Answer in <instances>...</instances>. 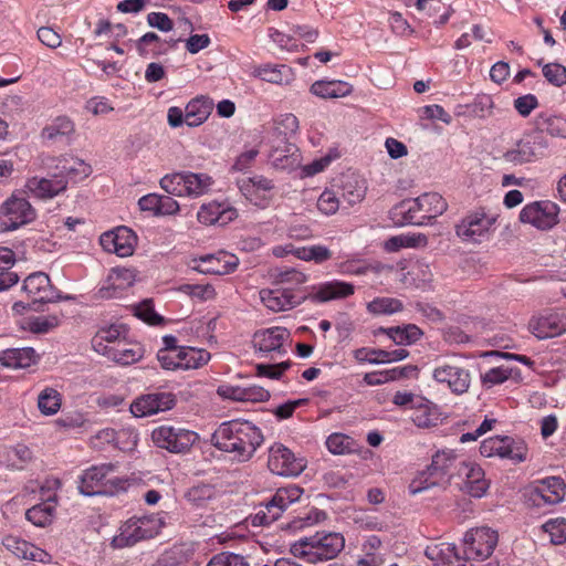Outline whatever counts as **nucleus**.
<instances>
[{"mask_svg":"<svg viewBox=\"0 0 566 566\" xmlns=\"http://www.w3.org/2000/svg\"><path fill=\"white\" fill-rule=\"evenodd\" d=\"M263 441L264 437L259 427L240 419L222 422L211 437L212 446L232 453L239 461L250 460Z\"/></svg>","mask_w":566,"mask_h":566,"instance_id":"obj_1","label":"nucleus"},{"mask_svg":"<svg viewBox=\"0 0 566 566\" xmlns=\"http://www.w3.org/2000/svg\"><path fill=\"white\" fill-rule=\"evenodd\" d=\"M345 546L344 536L336 532H317L294 543L291 552L295 557L316 564L335 558Z\"/></svg>","mask_w":566,"mask_h":566,"instance_id":"obj_2","label":"nucleus"},{"mask_svg":"<svg viewBox=\"0 0 566 566\" xmlns=\"http://www.w3.org/2000/svg\"><path fill=\"white\" fill-rule=\"evenodd\" d=\"M159 185L168 195L196 199L208 195L214 180L206 172L181 170L165 175L159 180Z\"/></svg>","mask_w":566,"mask_h":566,"instance_id":"obj_3","label":"nucleus"},{"mask_svg":"<svg viewBox=\"0 0 566 566\" xmlns=\"http://www.w3.org/2000/svg\"><path fill=\"white\" fill-rule=\"evenodd\" d=\"M548 147V140L541 132H530L505 150L502 159L512 166L531 164L543 157Z\"/></svg>","mask_w":566,"mask_h":566,"instance_id":"obj_4","label":"nucleus"},{"mask_svg":"<svg viewBox=\"0 0 566 566\" xmlns=\"http://www.w3.org/2000/svg\"><path fill=\"white\" fill-rule=\"evenodd\" d=\"M42 167L49 177L64 180L65 189L70 181H81L92 172V167L88 164L72 155L45 156L42 158Z\"/></svg>","mask_w":566,"mask_h":566,"instance_id":"obj_5","label":"nucleus"},{"mask_svg":"<svg viewBox=\"0 0 566 566\" xmlns=\"http://www.w3.org/2000/svg\"><path fill=\"white\" fill-rule=\"evenodd\" d=\"M164 523L156 515H144L129 518L122 527L118 535L112 539L114 548L133 546L139 541L157 535Z\"/></svg>","mask_w":566,"mask_h":566,"instance_id":"obj_6","label":"nucleus"},{"mask_svg":"<svg viewBox=\"0 0 566 566\" xmlns=\"http://www.w3.org/2000/svg\"><path fill=\"white\" fill-rule=\"evenodd\" d=\"M303 494V489L297 485H289L276 490L272 499L260 504L258 512L251 516L253 526L270 525L280 518L289 505L297 502Z\"/></svg>","mask_w":566,"mask_h":566,"instance_id":"obj_7","label":"nucleus"},{"mask_svg":"<svg viewBox=\"0 0 566 566\" xmlns=\"http://www.w3.org/2000/svg\"><path fill=\"white\" fill-rule=\"evenodd\" d=\"M114 470L115 465L112 463L93 465L85 470L80 478V493L85 496L113 494L123 483L122 480L109 476Z\"/></svg>","mask_w":566,"mask_h":566,"instance_id":"obj_8","label":"nucleus"},{"mask_svg":"<svg viewBox=\"0 0 566 566\" xmlns=\"http://www.w3.org/2000/svg\"><path fill=\"white\" fill-rule=\"evenodd\" d=\"M496 217L486 213L483 208L465 214L455 226L457 235L467 243H481L491 235Z\"/></svg>","mask_w":566,"mask_h":566,"instance_id":"obj_9","label":"nucleus"},{"mask_svg":"<svg viewBox=\"0 0 566 566\" xmlns=\"http://www.w3.org/2000/svg\"><path fill=\"white\" fill-rule=\"evenodd\" d=\"M198 439V433L192 430L168 424L159 426L151 432L155 446L176 454L190 451Z\"/></svg>","mask_w":566,"mask_h":566,"instance_id":"obj_10","label":"nucleus"},{"mask_svg":"<svg viewBox=\"0 0 566 566\" xmlns=\"http://www.w3.org/2000/svg\"><path fill=\"white\" fill-rule=\"evenodd\" d=\"M480 453L485 458L499 457L520 463L527 459V446L522 439L495 436L482 441Z\"/></svg>","mask_w":566,"mask_h":566,"instance_id":"obj_11","label":"nucleus"},{"mask_svg":"<svg viewBox=\"0 0 566 566\" xmlns=\"http://www.w3.org/2000/svg\"><path fill=\"white\" fill-rule=\"evenodd\" d=\"M35 217V209L23 197L12 195L0 207V226L4 231H12L28 224Z\"/></svg>","mask_w":566,"mask_h":566,"instance_id":"obj_12","label":"nucleus"},{"mask_svg":"<svg viewBox=\"0 0 566 566\" xmlns=\"http://www.w3.org/2000/svg\"><path fill=\"white\" fill-rule=\"evenodd\" d=\"M497 542L496 531L486 526L471 528L463 537L464 554L470 559L484 560L493 554Z\"/></svg>","mask_w":566,"mask_h":566,"instance_id":"obj_13","label":"nucleus"},{"mask_svg":"<svg viewBox=\"0 0 566 566\" xmlns=\"http://www.w3.org/2000/svg\"><path fill=\"white\" fill-rule=\"evenodd\" d=\"M433 379L454 395L467 392L471 384L470 371L457 361H441L432 370Z\"/></svg>","mask_w":566,"mask_h":566,"instance_id":"obj_14","label":"nucleus"},{"mask_svg":"<svg viewBox=\"0 0 566 566\" xmlns=\"http://www.w3.org/2000/svg\"><path fill=\"white\" fill-rule=\"evenodd\" d=\"M559 207L551 200L531 202L521 210L520 220L538 230H549L558 223Z\"/></svg>","mask_w":566,"mask_h":566,"instance_id":"obj_15","label":"nucleus"},{"mask_svg":"<svg viewBox=\"0 0 566 566\" xmlns=\"http://www.w3.org/2000/svg\"><path fill=\"white\" fill-rule=\"evenodd\" d=\"M268 467L276 475L296 476L303 472L306 464L284 444L274 443L269 449Z\"/></svg>","mask_w":566,"mask_h":566,"instance_id":"obj_16","label":"nucleus"},{"mask_svg":"<svg viewBox=\"0 0 566 566\" xmlns=\"http://www.w3.org/2000/svg\"><path fill=\"white\" fill-rule=\"evenodd\" d=\"M99 243L104 251L125 258L134 253L137 237L129 228L118 227L104 232L99 238Z\"/></svg>","mask_w":566,"mask_h":566,"instance_id":"obj_17","label":"nucleus"},{"mask_svg":"<svg viewBox=\"0 0 566 566\" xmlns=\"http://www.w3.org/2000/svg\"><path fill=\"white\" fill-rule=\"evenodd\" d=\"M175 405L176 398L171 392H150L136 398L130 405V412L143 418L170 410Z\"/></svg>","mask_w":566,"mask_h":566,"instance_id":"obj_18","label":"nucleus"},{"mask_svg":"<svg viewBox=\"0 0 566 566\" xmlns=\"http://www.w3.org/2000/svg\"><path fill=\"white\" fill-rule=\"evenodd\" d=\"M424 555L433 566H471L470 557L454 544L441 542L428 545Z\"/></svg>","mask_w":566,"mask_h":566,"instance_id":"obj_19","label":"nucleus"},{"mask_svg":"<svg viewBox=\"0 0 566 566\" xmlns=\"http://www.w3.org/2000/svg\"><path fill=\"white\" fill-rule=\"evenodd\" d=\"M528 328L539 339L553 338L566 332V315L545 312L531 318Z\"/></svg>","mask_w":566,"mask_h":566,"instance_id":"obj_20","label":"nucleus"},{"mask_svg":"<svg viewBox=\"0 0 566 566\" xmlns=\"http://www.w3.org/2000/svg\"><path fill=\"white\" fill-rule=\"evenodd\" d=\"M290 338V332L285 327H270L254 333L253 347L263 356L271 353L285 354L284 343Z\"/></svg>","mask_w":566,"mask_h":566,"instance_id":"obj_21","label":"nucleus"},{"mask_svg":"<svg viewBox=\"0 0 566 566\" xmlns=\"http://www.w3.org/2000/svg\"><path fill=\"white\" fill-rule=\"evenodd\" d=\"M450 483V476L438 463L436 464V459L432 457L431 464L411 480L408 490L410 494L416 495L432 488L446 489Z\"/></svg>","mask_w":566,"mask_h":566,"instance_id":"obj_22","label":"nucleus"},{"mask_svg":"<svg viewBox=\"0 0 566 566\" xmlns=\"http://www.w3.org/2000/svg\"><path fill=\"white\" fill-rule=\"evenodd\" d=\"M22 290L33 300V304L42 305L61 298L54 291L49 275L43 272L30 274L24 280Z\"/></svg>","mask_w":566,"mask_h":566,"instance_id":"obj_23","label":"nucleus"},{"mask_svg":"<svg viewBox=\"0 0 566 566\" xmlns=\"http://www.w3.org/2000/svg\"><path fill=\"white\" fill-rule=\"evenodd\" d=\"M566 494V484L558 476H548L535 482L532 491V500L539 505L541 500L545 504H557L563 501Z\"/></svg>","mask_w":566,"mask_h":566,"instance_id":"obj_24","label":"nucleus"},{"mask_svg":"<svg viewBox=\"0 0 566 566\" xmlns=\"http://www.w3.org/2000/svg\"><path fill=\"white\" fill-rule=\"evenodd\" d=\"M355 293L352 283L332 280L312 287L308 297L316 303H326L334 300H343Z\"/></svg>","mask_w":566,"mask_h":566,"instance_id":"obj_25","label":"nucleus"},{"mask_svg":"<svg viewBox=\"0 0 566 566\" xmlns=\"http://www.w3.org/2000/svg\"><path fill=\"white\" fill-rule=\"evenodd\" d=\"M366 180L354 171L343 174L339 179L338 193L347 208L361 202L366 196Z\"/></svg>","mask_w":566,"mask_h":566,"instance_id":"obj_26","label":"nucleus"},{"mask_svg":"<svg viewBox=\"0 0 566 566\" xmlns=\"http://www.w3.org/2000/svg\"><path fill=\"white\" fill-rule=\"evenodd\" d=\"M270 160L274 168L294 170L300 166L301 154L297 146L289 140L279 139L270 151Z\"/></svg>","mask_w":566,"mask_h":566,"instance_id":"obj_27","label":"nucleus"},{"mask_svg":"<svg viewBox=\"0 0 566 566\" xmlns=\"http://www.w3.org/2000/svg\"><path fill=\"white\" fill-rule=\"evenodd\" d=\"M459 478L463 480L461 489L473 497H481L489 488L481 467L467 462L459 467Z\"/></svg>","mask_w":566,"mask_h":566,"instance_id":"obj_28","label":"nucleus"},{"mask_svg":"<svg viewBox=\"0 0 566 566\" xmlns=\"http://www.w3.org/2000/svg\"><path fill=\"white\" fill-rule=\"evenodd\" d=\"M274 188L272 180L263 176H254L244 180L240 186L242 193L255 206L264 208L272 199L271 191Z\"/></svg>","mask_w":566,"mask_h":566,"instance_id":"obj_29","label":"nucleus"},{"mask_svg":"<svg viewBox=\"0 0 566 566\" xmlns=\"http://www.w3.org/2000/svg\"><path fill=\"white\" fill-rule=\"evenodd\" d=\"M198 265L193 266L200 273L224 275L233 272L239 260L233 254L222 253L219 255L208 254L201 256L198 261Z\"/></svg>","mask_w":566,"mask_h":566,"instance_id":"obj_30","label":"nucleus"},{"mask_svg":"<svg viewBox=\"0 0 566 566\" xmlns=\"http://www.w3.org/2000/svg\"><path fill=\"white\" fill-rule=\"evenodd\" d=\"M237 210L220 202L202 205L197 213L198 221L206 226H226L237 218Z\"/></svg>","mask_w":566,"mask_h":566,"instance_id":"obj_31","label":"nucleus"},{"mask_svg":"<svg viewBox=\"0 0 566 566\" xmlns=\"http://www.w3.org/2000/svg\"><path fill=\"white\" fill-rule=\"evenodd\" d=\"M417 202L418 198L402 200L390 210L391 219L400 226H423L422 211L418 205H413Z\"/></svg>","mask_w":566,"mask_h":566,"instance_id":"obj_32","label":"nucleus"},{"mask_svg":"<svg viewBox=\"0 0 566 566\" xmlns=\"http://www.w3.org/2000/svg\"><path fill=\"white\" fill-rule=\"evenodd\" d=\"M27 189L34 196L41 199H51L64 192L65 181L54 179L51 177H32L27 181Z\"/></svg>","mask_w":566,"mask_h":566,"instance_id":"obj_33","label":"nucleus"},{"mask_svg":"<svg viewBox=\"0 0 566 566\" xmlns=\"http://www.w3.org/2000/svg\"><path fill=\"white\" fill-rule=\"evenodd\" d=\"M127 329L122 324H113L102 327L92 339L93 348L101 355L105 354L109 347L126 339Z\"/></svg>","mask_w":566,"mask_h":566,"instance_id":"obj_34","label":"nucleus"},{"mask_svg":"<svg viewBox=\"0 0 566 566\" xmlns=\"http://www.w3.org/2000/svg\"><path fill=\"white\" fill-rule=\"evenodd\" d=\"M213 106V101L207 96L192 98L185 107L186 125L189 127L202 125L210 116Z\"/></svg>","mask_w":566,"mask_h":566,"instance_id":"obj_35","label":"nucleus"},{"mask_svg":"<svg viewBox=\"0 0 566 566\" xmlns=\"http://www.w3.org/2000/svg\"><path fill=\"white\" fill-rule=\"evenodd\" d=\"M353 85L339 80H319L311 85V93L321 98H339L349 95Z\"/></svg>","mask_w":566,"mask_h":566,"instance_id":"obj_36","label":"nucleus"},{"mask_svg":"<svg viewBox=\"0 0 566 566\" xmlns=\"http://www.w3.org/2000/svg\"><path fill=\"white\" fill-rule=\"evenodd\" d=\"M103 356L117 364L129 365L142 358L143 350L138 344L132 345L123 339L120 343H116V345L105 350Z\"/></svg>","mask_w":566,"mask_h":566,"instance_id":"obj_37","label":"nucleus"},{"mask_svg":"<svg viewBox=\"0 0 566 566\" xmlns=\"http://www.w3.org/2000/svg\"><path fill=\"white\" fill-rule=\"evenodd\" d=\"M417 198L418 202L416 205L422 211L424 224L441 216L448 208L446 199L438 192H426Z\"/></svg>","mask_w":566,"mask_h":566,"instance_id":"obj_38","label":"nucleus"},{"mask_svg":"<svg viewBox=\"0 0 566 566\" xmlns=\"http://www.w3.org/2000/svg\"><path fill=\"white\" fill-rule=\"evenodd\" d=\"M35 360V352L31 347L9 348L0 352V364L7 368H25Z\"/></svg>","mask_w":566,"mask_h":566,"instance_id":"obj_39","label":"nucleus"},{"mask_svg":"<svg viewBox=\"0 0 566 566\" xmlns=\"http://www.w3.org/2000/svg\"><path fill=\"white\" fill-rule=\"evenodd\" d=\"M378 332L386 334L396 345L399 346L413 344L422 336V331L415 324H407L402 327H380Z\"/></svg>","mask_w":566,"mask_h":566,"instance_id":"obj_40","label":"nucleus"},{"mask_svg":"<svg viewBox=\"0 0 566 566\" xmlns=\"http://www.w3.org/2000/svg\"><path fill=\"white\" fill-rule=\"evenodd\" d=\"M533 132L547 133L552 137L566 138V119L558 115L541 113L535 119Z\"/></svg>","mask_w":566,"mask_h":566,"instance_id":"obj_41","label":"nucleus"},{"mask_svg":"<svg viewBox=\"0 0 566 566\" xmlns=\"http://www.w3.org/2000/svg\"><path fill=\"white\" fill-rule=\"evenodd\" d=\"M55 510V495L49 494L43 503L33 505L25 512V517L35 526L44 527L51 523Z\"/></svg>","mask_w":566,"mask_h":566,"instance_id":"obj_42","label":"nucleus"},{"mask_svg":"<svg viewBox=\"0 0 566 566\" xmlns=\"http://www.w3.org/2000/svg\"><path fill=\"white\" fill-rule=\"evenodd\" d=\"M411 410L410 418L417 427L429 428L437 423L438 417L434 408L427 399L421 397V402H417Z\"/></svg>","mask_w":566,"mask_h":566,"instance_id":"obj_43","label":"nucleus"},{"mask_svg":"<svg viewBox=\"0 0 566 566\" xmlns=\"http://www.w3.org/2000/svg\"><path fill=\"white\" fill-rule=\"evenodd\" d=\"M61 406L62 396L52 387H45L38 396V408L44 416H53L57 413Z\"/></svg>","mask_w":566,"mask_h":566,"instance_id":"obj_44","label":"nucleus"},{"mask_svg":"<svg viewBox=\"0 0 566 566\" xmlns=\"http://www.w3.org/2000/svg\"><path fill=\"white\" fill-rule=\"evenodd\" d=\"M179 353L181 354V358L178 361L181 369L199 368L207 364L211 357L210 353L206 349L196 347H181Z\"/></svg>","mask_w":566,"mask_h":566,"instance_id":"obj_45","label":"nucleus"},{"mask_svg":"<svg viewBox=\"0 0 566 566\" xmlns=\"http://www.w3.org/2000/svg\"><path fill=\"white\" fill-rule=\"evenodd\" d=\"M294 254L297 259L303 261H313L317 264H321L327 260H329L333 255L332 251L321 244L310 245V247H300L289 251Z\"/></svg>","mask_w":566,"mask_h":566,"instance_id":"obj_46","label":"nucleus"},{"mask_svg":"<svg viewBox=\"0 0 566 566\" xmlns=\"http://www.w3.org/2000/svg\"><path fill=\"white\" fill-rule=\"evenodd\" d=\"M367 311L373 315H392L403 310V304L395 297H376L367 303Z\"/></svg>","mask_w":566,"mask_h":566,"instance_id":"obj_47","label":"nucleus"},{"mask_svg":"<svg viewBox=\"0 0 566 566\" xmlns=\"http://www.w3.org/2000/svg\"><path fill=\"white\" fill-rule=\"evenodd\" d=\"M74 132V123L66 116H59L42 129L41 135L43 138L54 140L60 136H70Z\"/></svg>","mask_w":566,"mask_h":566,"instance_id":"obj_48","label":"nucleus"},{"mask_svg":"<svg viewBox=\"0 0 566 566\" xmlns=\"http://www.w3.org/2000/svg\"><path fill=\"white\" fill-rule=\"evenodd\" d=\"M436 464L438 463L443 472H446L450 479L459 478V467L467 464L465 461L460 460L452 450L438 451L434 455Z\"/></svg>","mask_w":566,"mask_h":566,"instance_id":"obj_49","label":"nucleus"},{"mask_svg":"<svg viewBox=\"0 0 566 566\" xmlns=\"http://www.w3.org/2000/svg\"><path fill=\"white\" fill-rule=\"evenodd\" d=\"M340 208L347 209L338 191L326 189L323 191L317 200V209L326 214L332 216Z\"/></svg>","mask_w":566,"mask_h":566,"instance_id":"obj_50","label":"nucleus"},{"mask_svg":"<svg viewBox=\"0 0 566 566\" xmlns=\"http://www.w3.org/2000/svg\"><path fill=\"white\" fill-rule=\"evenodd\" d=\"M291 70L286 65H263L255 70V74L263 81L282 84L289 81Z\"/></svg>","mask_w":566,"mask_h":566,"instance_id":"obj_51","label":"nucleus"},{"mask_svg":"<svg viewBox=\"0 0 566 566\" xmlns=\"http://www.w3.org/2000/svg\"><path fill=\"white\" fill-rule=\"evenodd\" d=\"M6 457L7 467L20 470L32 460V451L24 444H18L7 449Z\"/></svg>","mask_w":566,"mask_h":566,"instance_id":"obj_52","label":"nucleus"},{"mask_svg":"<svg viewBox=\"0 0 566 566\" xmlns=\"http://www.w3.org/2000/svg\"><path fill=\"white\" fill-rule=\"evenodd\" d=\"M543 532L546 533L551 542L560 545L566 542V520L563 517L552 518L543 524Z\"/></svg>","mask_w":566,"mask_h":566,"instance_id":"obj_53","label":"nucleus"},{"mask_svg":"<svg viewBox=\"0 0 566 566\" xmlns=\"http://www.w3.org/2000/svg\"><path fill=\"white\" fill-rule=\"evenodd\" d=\"M542 65L543 75L548 83L556 87H562L566 84V67L559 63H546L543 64L542 60L537 62Z\"/></svg>","mask_w":566,"mask_h":566,"instance_id":"obj_54","label":"nucleus"},{"mask_svg":"<svg viewBox=\"0 0 566 566\" xmlns=\"http://www.w3.org/2000/svg\"><path fill=\"white\" fill-rule=\"evenodd\" d=\"M60 323L57 315L30 317L24 328L34 334H44L55 328Z\"/></svg>","mask_w":566,"mask_h":566,"instance_id":"obj_55","label":"nucleus"},{"mask_svg":"<svg viewBox=\"0 0 566 566\" xmlns=\"http://www.w3.org/2000/svg\"><path fill=\"white\" fill-rule=\"evenodd\" d=\"M276 284L286 285L285 287L298 286L306 282V275L295 269L276 270L273 274Z\"/></svg>","mask_w":566,"mask_h":566,"instance_id":"obj_56","label":"nucleus"},{"mask_svg":"<svg viewBox=\"0 0 566 566\" xmlns=\"http://www.w3.org/2000/svg\"><path fill=\"white\" fill-rule=\"evenodd\" d=\"M326 447L333 454L349 453L354 447V440L343 433H333L326 440Z\"/></svg>","mask_w":566,"mask_h":566,"instance_id":"obj_57","label":"nucleus"},{"mask_svg":"<svg viewBox=\"0 0 566 566\" xmlns=\"http://www.w3.org/2000/svg\"><path fill=\"white\" fill-rule=\"evenodd\" d=\"M213 495H214V490L211 485L200 484V485H195V486L190 488L186 492L185 496L190 503H192L197 506H202L207 501L212 499Z\"/></svg>","mask_w":566,"mask_h":566,"instance_id":"obj_58","label":"nucleus"},{"mask_svg":"<svg viewBox=\"0 0 566 566\" xmlns=\"http://www.w3.org/2000/svg\"><path fill=\"white\" fill-rule=\"evenodd\" d=\"M108 281L114 289H125L135 281V273L129 269H113L108 275Z\"/></svg>","mask_w":566,"mask_h":566,"instance_id":"obj_59","label":"nucleus"},{"mask_svg":"<svg viewBox=\"0 0 566 566\" xmlns=\"http://www.w3.org/2000/svg\"><path fill=\"white\" fill-rule=\"evenodd\" d=\"M354 357L359 363H369V364H386L385 360V349H376V348H358L354 352Z\"/></svg>","mask_w":566,"mask_h":566,"instance_id":"obj_60","label":"nucleus"},{"mask_svg":"<svg viewBox=\"0 0 566 566\" xmlns=\"http://www.w3.org/2000/svg\"><path fill=\"white\" fill-rule=\"evenodd\" d=\"M493 98L488 94L478 95L471 105L472 113L479 118H486L493 114Z\"/></svg>","mask_w":566,"mask_h":566,"instance_id":"obj_61","label":"nucleus"},{"mask_svg":"<svg viewBox=\"0 0 566 566\" xmlns=\"http://www.w3.org/2000/svg\"><path fill=\"white\" fill-rule=\"evenodd\" d=\"M260 297L263 304L273 312L285 311L283 303L281 302V290H268L263 289L260 291Z\"/></svg>","mask_w":566,"mask_h":566,"instance_id":"obj_62","label":"nucleus"},{"mask_svg":"<svg viewBox=\"0 0 566 566\" xmlns=\"http://www.w3.org/2000/svg\"><path fill=\"white\" fill-rule=\"evenodd\" d=\"M511 375V371L509 368L505 367H494L488 370L485 374L482 375L481 379L483 385H486L488 387L502 384Z\"/></svg>","mask_w":566,"mask_h":566,"instance_id":"obj_63","label":"nucleus"},{"mask_svg":"<svg viewBox=\"0 0 566 566\" xmlns=\"http://www.w3.org/2000/svg\"><path fill=\"white\" fill-rule=\"evenodd\" d=\"M136 316L150 325H156L163 321L161 316L154 311L153 303L149 300L142 302L136 307Z\"/></svg>","mask_w":566,"mask_h":566,"instance_id":"obj_64","label":"nucleus"}]
</instances>
